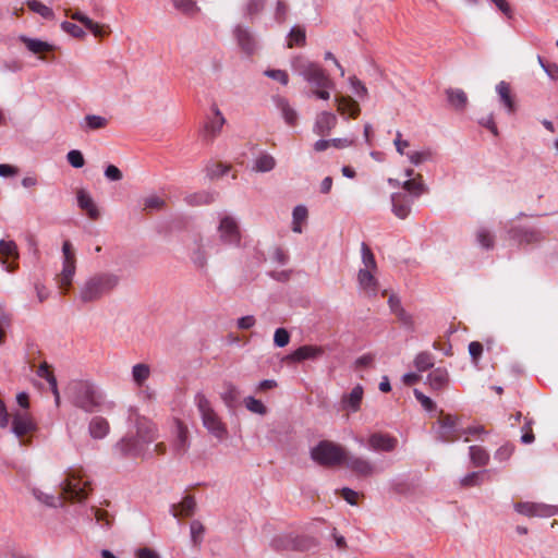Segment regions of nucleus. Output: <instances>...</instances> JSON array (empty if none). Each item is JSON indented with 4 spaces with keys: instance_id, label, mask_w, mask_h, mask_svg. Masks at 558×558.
Here are the masks:
<instances>
[{
    "instance_id": "obj_1",
    "label": "nucleus",
    "mask_w": 558,
    "mask_h": 558,
    "mask_svg": "<svg viewBox=\"0 0 558 558\" xmlns=\"http://www.w3.org/2000/svg\"><path fill=\"white\" fill-rule=\"evenodd\" d=\"M64 395L73 407L85 413L98 411L104 402L101 389L88 379L70 380L65 387Z\"/></svg>"
},
{
    "instance_id": "obj_2",
    "label": "nucleus",
    "mask_w": 558,
    "mask_h": 558,
    "mask_svg": "<svg viewBox=\"0 0 558 558\" xmlns=\"http://www.w3.org/2000/svg\"><path fill=\"white\" fill-rule=\"evenodd\" d=\"M120 284V276L111 271H98L88 276L80 287L82 303H95L110 295Z\"/></svg>"
},
{
    "instance_id": "obj_3",
    "label": "nucleus",
    "mask_w": 558,
    "mask_h": 558,
    "mask_svg": "<svg viewBox=\"0 0 558 558\" xmlns=\"http://www.w3.org/2000/svg\"><path fill=\"white\" fill-rule=\"evenodd\" d=\"M291 68L314 89L318 87H333L332 81L324 69L318 63L312 62L302 56H296L291 60Z\"/></svg>"
},
{
    "instance_id": "obj_4",
    "label": "nucleus",
    "mask_w": 558,
    "mask_h": 558,
    "mask_svg": "<svg viewBox=\"0 0 558 558\" xmlns=\"http://www.w3.org/2000/svg\"><path fill=\"white\" fill-rule=\"evenodd\" d=\"M195 404L201 414L203 425L208 430V433H210L219 440L225 439L228 435L227 427L216 411L213 409L211 403L204 393H196Z\"/></svg>"
},
{
    "instance_id": "obj_5",
    "label": "nucleus",
    "mask_w": 558,
    "mask_h": 558,
    "mask_svg": "<svg viewBox=\"0 0 558 558\" xmlns=\"http://www.w3.org/2000/svg\"><path fill=\"white\" fill-rule=\"evenodd\" d=\"M65 478L60 483L61 495L70 500L83 501L90 492L89 482L85 480L82 469H69Z\"/></svg>"
},
{
    "instance_id": "obj_6",
    "label": "nucleus",
    "mask_w": 558,
    "mask_h": 558,
    "mask_svg": "<svg viewBox=\"0 0 558 558\" xmlns=\"http://www.w3.org/2000/svg\"><path fill=\"white\" fill-rule=\"evenodd\" d=\"M311 458L320 465L332 466L343 462L345 451L337 444L322 440L311 450Z\"/></svg>"
},
{
    "instance_id": "obj_7",
    "label": "nucleus",
    "mask_w": 558,
    "mask_h": 558,
    "mask_svg": "<svg viewBox=\"0 0 558 558\" xmlns=\"http://www.w3.org/2000/svg\"><path fill=\"white\" fill-rule=\"evenodd\" d=\"M76 271V257L70 241L62 244V270L59 275L60 288L65 291L71 287Z\"/></svg>"
},
{
    "instance_id": "obj_8",
    "label": "nucleus",
    "mask_w": 558,
    "mask_h": 558,
    "mask_svg": "<svg viewBox=\"0 0 558 558\" xmlns=\"http://www.w3.org/2000/svg\"><path fill=\"white\" fill-rule=\"evenodd\" d=\"M218 233L221 242L227 245L239 246L241 242V232L238 221L232 216L220 218Z\"/></svg>"
},
{
    "instance_id": "obj_9",
    "label": "nucleus",
    "mask_w": 558,
    "mask_h": 558,
    "mask_svg": "<svg viewBox=\"0 0 558 558\" xmlns=\"http://www.w3.org/2000/svg\"><path fill=\"white\" fill-rule=\"evenodd\" d=\"M514 510L526 517L548 518L558 513V507L543 502H518Z\"/></svg>"
},
{
    "instance_id": "obj_10",
    "label": "nucleus",
    "mask_w": 558,
    "mask_h": 558,
    "mask_svg": "<svg viewBox=\"0 0 558 558\" xmlns=\"http://www.w3.org/2000/svg\"><path fill=\"white\" fill-rule=\"evenodd\" d=\"M366 446L375 452H392L398 447V439L390 434L376 432L368 436Z\"/></svg>"
},
{
    "instance_id": "obj_11",
    "label": "nucleus",
    "mask_w": 558,
    "mask_h": 558,
    "mask_svg": "<svg viewBox=\"0 0 558 558\" xmlns=\"http://www.w3.org/2000/svg\"><path fill=\"white\" fill-rule=\"evenodd\" d=\"M211 111L213 117L207 119L202 132L203 138L207 142L214 141V138L220 134L226 123L225 117L216 105L211 107Z\"/></svg>"
},
{
    "instance_id": "obj_12",
    "label": "nucleus",
    "mask_w": 558,
    "mask_h": 558,
    "mask_svg": "<svg viewBox=\"0 0 558 558\" xmlns=\"http://www.w3.org/2000/svg\"><path fill=\"white\" fill-rule=\"evenodd\" d=\"M147 444H143L141 439L135 436H126L116 444L114 450L121 457H138L143 453Z\"/></svg>"
},
{
    "instance_id": "obj_13",
    "label": "nucleus",
    "mask_w": 558,
    "mask_h": 558,
    "mask_svg": "<svg viewBox=\"0 0 558 558\" xmlns=\"http://www.w3.org/2000/svg\"><path fill=\"white\" fill-rule=\"evenodd\" d=\"M343 462L350 471H352L359 476L367 477L372 476L375 473V466L373 465V463L363 457L348 454L345 452V458L343 459Z\"/></svg>"
},
{
    "instance_id": "obj_14",
    "label": "nucleus",
    "mask_w": 558,
    "mask_h": 558,
    "mask_svg": "<svg viewBox=\"0 0 558 558\" xmlns=\"http://www.w3.org/2000/svg\"><path fill=\"white\" fill-rule=\"evenodd\" d=\"M414 201L413 196H410L407 193H393L391 195L392 213L399 219L408 218L411 214Z\"/></svg>"
},
{
    "instance_id": "obj_15",
    "label": "nucleus",
    "mask_w": 558,
    "mask_h": 558,
    "mask_svg": "<svg viewBox=\"0 0 558 558\" xmlns=\"http://www.w3.org/2000/svg\"><path fill=\"white\" fill-rule=\"evenodd\" d=\"M509 236L519 244H533L543 241L542 232L534 228L515 227L509 230Z\"/></svg>"
},
{
    "instance_id": "obj_16",
    "label": "nucleus",
    "mask_w": 558,
    "mask_h": 558,
    "mask_svg": "<svg viewBox=\"0 0 558 558\" xmlns=\"http://www.w3.org/2000/svg\"><path fill=\"white\" fill-rule=\"evenodd\" d=\"M457 420L451 415H446L438 421L436 429L437 439L442 442H452L458 439Z\"/></svg>"
},
{
    "instance_id": "obj_17",
    "label": "nucleus",
    "mask_w": 558,
    "mask_h": 558,
    "mask_svg": "<svg viewBox=\"0 0 558 558\" xmlns=\"http://www.w3.org/2000/svg\"><path fill=\"white\" fill-rule=\"evenodd\" d=\"M35 428V423L27 413L17 412L13 415L12 433H14L16 437H23Z\"/></svg>"
},
{
    "instance_id": "obj_18",
    "label": "nucleus",
    "mask_w": 558,
    "mask_h": 558,
    "mask_svg": "<svg viewBox=\"0 0 558 558\" xmlns=\"http://www.w3.org/2000/svg\"><path fill=\"white\" fill-rule=\"evenodd\" d=\"M450 377L447 368L436 367L426 377V384L430 389L440 391L449 386Z\"/></svg>"
},
{
    "instance_id": "obj_19",
    "label": "nucleus",
    "mask_w": 558,
    "mask_h": 558,
    "mask_svg": "<svg viewBox=\"0 0 558 558\" xmlns=\"http://www.w3.org/2000/svg\"><path fill=\"white\" fill-rule=\"evenodd\" d=\"M234 36L244 52L252 54L256 50L257 43L248 28L238 25L234 28Z\"/></svg>"
},
{
    "instance_id": "obj_20",
    "label": "nucleus",
    "mask_w": 558,
    "mask_h": 558,
    "mask_svg": "<svg viewBox=\"0 0 558 558\" xmlns=\"http://www.w3.org/2000/svg\"><path fill=\"white\" fill-rule=\"evenodd\" d=\"M274 102L277 109L280 110L284 122L289 126H295L298 123V111L290 105L289 100L282 96L274 97Z\"/></svg>"
},
{
    "instance_id": "obj_21",
    "label": "nucleus",
    "mask_w": 558,
    "mask_h": 558,
    "mask_svg": "<svg viewBox=\"0 0 558 558\" xmlns=\"http://www.w3.org/2000/svg\"><path fill=\"white\" fill-rule=\"evenodd\" d=\"M337 121L335 113L323 111L317 116L313 131L318 135H327L336 126Z\"/></svg>"
},
{
    "instance_id": "obj_22",
    "label": "nucleus",
    "mask_w": 558,
    "mask_h": 558,
    "mask_svg": "<svg viewBox=\"0 0 558 558\" xmlns=\"http://www.w3.org/2000/svg\"><path fill=\"white\" fill-rule=\"evenodd\" d=\"M172 446L179 454H184L190 448L187 427L180 420H175V438Z\"/></svg>"
},
{
    "instance_id": "obj_23",
    "label": "nucleus",
    "mask_w": 558,
    "mask_h": 558,
    "mask_svg": "<svg viewBox=\"0 0 558 558\" xmlns=\"http://www.w3.org/2000/svg\"><path fill=\"white\" fill-rule=\"evenodd\" d=\"M363 393V387L356 385L349 393L343 395L341 400L342 409L350 412H357L361 408Z\"/></svg>"
},
{
    "instance_id": "obj_24",
    "label": "nucleus",
    "mask_w": 558,
    "mask_h": 558,
    "mask_svg": "<svg viewBox=\"0 0 558 558\" xmlns=\"http://www.w3.org/2000/svg\"><path fill=\"white\" fill-rule=\"evenodd\" d=\"M324 354V349L318 345H302L290 354V359L294 362H301L305 360H315Z\"/></svg>"
},
{
    "instance_id": "obj_25",
    "label": "nucleus",
    "mask_w": 558,
    "mask_h": 558,
    "mask_svg": "<svg viewBox=\"0 0 558 558\" xmlns=\"http://www.w3.org/2000/svg\"><path fill=\"white\" fill-rule=\"evenodd\" d=\"M373 272V270L360 269L357 274L359 287L368 295H376L378 288L377 280Z\"/></svg>"
},
{
    "instance_id": "obj_26",
    "label": "nucleus",
    "mask_w": 558,
    "mask_h": 558,
    "mask_svg": "<svg viewBox=\"0 0 558 558\" xmlns=\"http://www.w3.org/2000/svg\"><path fill=\"white\" fill-rule=\"evenodd\" d=\"M110 432L109 422L102 416H94L88 424V433L94 439H102Z\"/></svg>"
},
{
    "instance_id": "obj_27",
    "label": "nucleus",
    "mask_w": 558,
    "mask_h": 558,
    "mask_svg": "<svg viewBox=\"0 0 558 558\" xmlns=\"http://www.w3.org/2000/svg\"><path fill=\"white\" fill-rule=\"evenodd\" d=\"M136 434L143 444L148 445L153 442L157 437L156 425L148 420H140L137 422Z\"/></svg>"
},
{
    "instance_id": "obj_28",
    "label": "nucleus",
    "mask_w": 558,
    "mask_h": 558,
    "mask_svg": "<svg viewBox=\"0 0 558 558\" xmlns=\"http://www.w3.org/2000/svg\"><path fill=\"white\" fill-rule=\"evenodd\" d=\"M77 205L80 208L85 210L88 217L93 220L98 219L99 210L92 198V196L84 190L77 192Z\"/></svg>"
},
{
    "instance_id": "obj_29",
    "label": "nucleus",
    "mask_w": 558,
    "mask_h": 558,
    "mask_svg": "<svg viewBox=\"0 0 558 558\" xmlns=\"http://www.w3.org/2000/svg\"><path fill=\"white\" fill-rule=\"evenodd\" d=\"M496 92L499 95L500 101L502 102L504 107L507 109L508 113L515 112V102L511 95L510 85L501 81L496 85Z\"/></svg>"
},
{
    "instance_id": "obj_30",
    "label": "nucleus",
    "mask_w": 558,
    "mask_h": 558,
    "mask_svg": "<svg viewBox=\"0 0 558 558\" xmlns=\"http://www.w3.org/2000/svg\"><path fill=\"white\" fill-rule=\"evenodd\" d=\"M446 96L449 105L458 111H463L468 105V96L461 88L446 89Z\"/></svg>"
},
{
    "instance_id": "obj_31",
    "label": "nucleus",
    "mask_w": 558,
    "mask_h": 558,
    "mask_svg": "<svg viewBox=\"0 0 558 558\" xmlns=\"http://www.w3.org/2000/svg\"><path fill=\"white\" fill-rule=\"evenodd\" d=\"M277 161L268 153H260L253 161V170L256 172H269L275 169Z\"/></svg>"
},
{
    "instance_id": "obj_32",
    "label": "nucleus",
    "mask_w": 558,
    "mask_h": 558,
    "mask_svg": "<svg viewBox=\"0 0 558 558\" xmlns=\"http://www.w3.org/2000/svg\"><path fill=\"white\" fill-rule=\"evenodd\" d=\"M402 189L404 190L403 193L413 196V199L418 198L422 194L426 192V187L422 181V175H417V178L414 179H407L402 183Z\"/></svg>"
},
{
    "instance_id": "obj_33",
    "label": "nucleus",
    "mask_w": 558,
    "mask_h": 558,
    "mask_svg": "<svg viewBox=\"0 0 558 558\" xmlns=\"http://www.w3.org/2000/svg\"><path fill=\"white\" fill-rule=\"evenodd\" d=\"M306 45V33L305 28L300 25L293 26L287 37V47L293 48L296 47H304Z\"/></svg>"
},
{
    "instance_id": "obj_34",
    "label": "nucleus",
    "mask_w": 558,
    "mask_h": 558,
    "mask_svg": "<svg viewBox=\"0 0 558 558\" xmlns=\"http://www.w3.org/2000/svg\"><path fill=\"white\" fill-rule=\"evenodd\" d=\"M185 203L191 206H202L211 204L215 201V193L201 191L185 196Z\"/></svg>"
},
{
    "instance_id": "obj_35",
    "label": "nucleus",
    "mask_w": 558,
    "mask_h": 558,
    "mask_svg": "<svg viewBox=\"0 0 558 558\" xmlns=\"http://www.w3.org/2000/svg\"><path fill=\"white\" fill-rule=\"evenodd\" d=\"M470 459L474 466H485L489 462V453L486 449L480 446H470Z\"/></svg>"
},
{
    "instance_id": "obj_36",
    "label": "nucleus",
    "mask_w": 558,
    "mask_h": 558,
    "mask_svg": "<svg viewBox=\"0 0 558 558\" xmlns=\"http://www.w3.org/2000/svg\"><path fill=\"white\" fill-rule=\"evenodd\" d=\"M89 512L90 515L94 517L96 523L100 525V527L109 530L112 526L114 518L108 511L93 506L89 508Z\"/></svg>"
},
{
    "instance_id": "obj_37",
    "label": "nucleus",
    "mask_w": 558,
    "mask_h": 558,
    "mask_svg": "<svg viewBox=\"0 0 558 558\" xmlns=\"http://www.w3.org/2000/svg\"><path fill=\"white\" fill-rule=\"evenodd\" d=\"M414 366L417 369V372H426L430 368H433L435 363V357L432 353L427 351L420 352L416 354L414 359Z\"/></svg>"
},
{
    "instance_id": "obj_38",
    "label": "nucleus",
    "mask_w": 558,
    "mask_h": 558,
    "mask_svg": "<svg viewBox=\"0 0 558 558\" xmlns=\"http://www.w3.org/2000/svg\"><path fill=\"white\" fill-rule=\"evenodd\" d=\"M336 102L338 104V111L342 114L348 113L349 116L355 118L360 112L359 105L351 98H336Z\"/></svg>"
},
{
    "instance_id": "obj_39",
    "label": "nucleus",
    "mask_w": 558,
    "mask_h": 558,
    "mask_svg": "<svg viewBox=\"0 0 558 558\" xmlns=\"http://www.w3.org/2000/svg\"><path fill=\"white\" fill-rule=\"evenodd\" d=\"M150 368L147 364L138 363L132 367V378L136 386L142 387L149 378Z\"/></svg>"
},
{
    "instance_id": "obj_40",
    "label": "nucleus",
    "mask_w": 558,
    "mask_h": 558,
    "mask_svg": "<svg viewBox=\"0 0 558 558\" xmlns=\"http://www.w3.org/2000/svg\"><path fill=\"white\" fill-rule=\"evenodd\" d=\"M26 4L32 12L39 14L41 17L46 20L54 19V13L52 9L44 4L43 2L38 0H27Z\"/></svg>"
},
{
    "instance_id": "obj_41",
    "label": "nucleus",
    "mask_w": 558,
    "mask_h": 558,
    "mask_svg": "<svg viewBox=\"0 0 558 558\" xmlns=\"http://www.w3.org/2000/svg\"><path fill=\"white\" fill-rule=\"evenodd\" d=\"M72 19L82 23L89 32H92L95 36H101L102 31L99 24L95 23L92 19L85 15L82 12H75L72 15Z\"/></svg>"
},
{
    "instance_id": "obj_42",
    "label": "nucleus",
    "mask_w": 558,
    "mask_h": 558,
    "mask_svg": "<svg viewBox=\"0 0 558 558\" xmlns=\"http://www.w3.org/2000/svg\"><path fill=\"white\" fill-rule=\"evenodd\" d=\"M172 4L178 11L187 16H193L199 11L194 0H172Z\"/></svg>"
},
{
    "instance_id": "obj_43",
    "label": "nucleus",
    "mask_w": 558,
    "mask_h": 558,
    "mask_svg": "<svg viewBox=\"0 0 558 558\" xmlns=\"http://www.w3.org/2000/svg\"><path fill=\"white\" fill-rule=\"evenodd\" d=\"M21 40L25 44L27 49L33 53H40L51 50V45L40 39L21 37Z\"/></svg>"
},
{
    "instance_id": "obj_44",
    "label": "nucleus",
    "mask_w": 558,
    "mask_h": 558,
    "mask_svg": "<svg viewBox=\"0 0 558 558\" xmlns=\"http://www.w3.org/2000/svg\"><path fill=\"white\" fill-rule=\"evenodd\" d=\"M361 254H362V263L364 265L363 269H368V270L375 271L377 269L375 256H374L372 250L369 248V246L365 242H362V244H361Z\"/></svg>"
},
{
    "instance_id": "obj_45",
    "label": "nucleus",
    "mask_w": 558,
    "mask_h": 558,
    "mask_svg": "<svg viewBox=\"0 0 558 558\" xmlns=\"http://www.w3.org/2000/svg\"><path fill=\"white\" fill-rule=\"evenodd\" d=\"M34 497L41 504L49 507H58L61 505V497H56L52 494H46L38 488L33 489Z\"/></svg>"
},
{
    "instance_id": "obj_46",
    "label": "nucleus",
    "mask_w": 558,
    "mask_h": 558,
    "mask_svg": "<svg viewBox=\"0 0 558 558\" xmlns=\"http://www.w3.org/2000/svg\"><path fill=\"white\" fill-rule=\"evenodd\" d=\"M108 124L106 118L97 114H87L84 118V124L82 125L86 130H98L102 129Z\"/></svg>"
},
{
    "instance_id": "obj_47",
    "label": "nucleus",
    "mask_w": 558,
    "mask_h": 558,
    "mask_svg": "<svg viewBox=\"0 0 558 558\" xmlns=\"http://www.w3.org/2000/svg\"><path fill=\"white\" fill-rule=\"evenodd\" d=\"M239 395L240 393L238 388L234 385L228 383L225 385V390L221 393V398L228 407H232L238 401Z\"/></svg>"
},
{
    "instance_id": "obj_48",
    "label": "nucleus",
    "mask_w": 558,
    "mask_h": 558,
    "mask_svg": "<svg viewBox=\"0 0 558 558\" xmlns=\"http://www.w3.org/2000/svg\"><path fill=\"white\" fill-rule=\"evenodd\" d=\"M245 407L248 411L264 415L267 412L266 407L260 400L255 399L254 397H247L244 399Z\"/></svg>"
},
{
    "instance_id": "obj_49",
    "label": "nucleus",
    "mask_w": 558,
    "mask_h": 558,
    "mask_svg": "<svg viewBox=\"0 0 558 558\" xmlns=\"http://www.w3.org/2000/svg\"><path fill=\"white\" fill-rule=\"evenodd\" d=\"M190 530L192 542L194 543V545H199L205 532L204 525L199 521L194 520L190 524Z\"/></svg>"
},
{
    "instance_id": "obj_50",
    "label": "nucleus",
    "mask_w": 558,
    "mask_h": 558,
    "mask_svg": "<svg viewBox=\"0 0 558 558\" xmlns=\"http://www.w3.org/2000/svg\"><path fill=\"white\" fill-rule=\"evenodd\" d=\"M477 242L481 246H483L486 250H489L494 246V239L490 232L485 229L481 228L476 233Z\"/></svg>"
},
{
    "instance_id": "obj_51",
    "label": "nucleus",
    "mask_w": 558,
    "mask_h": 558,
    "mask_svg": "<svg viewBox=\"0 0 558 558\" xmlns=\"http://www.w3.org/2000/svg\"><path fill=\"white\" fill-rule=\"evenodd\" d=\"M485 473L486 471L468 473L461 478V485L465 487L480 485Z\"/></svg>"
},
{
    "instance_id": "obj_52",
    "label": "nucleus",
    "mask_w": 558,
    "mask_h": 558,
    "mask_svg": "<svg viewBox=\"0 0 558 558\" xmlns=\"http://www.w3.org/2000/svg\"><path fill=\"white\" fill-rule=\"evenodd\" d=\"M264 74L271 80L278 81L283 86H287L289 83V75L283 70L268 69L264 72Z\"/></svg>"
},
{
    "instance_id": "obj_53",
    "label": "nucleus",
    "mask_w": 558,
    "mask_h": 558,
    "mask_svg": "<svg viewBox=\"0 0 558 558\" xmlns=\"http://www.w3.org/2000/svg\"><path fill=\"white\" fill-rule=\"evenodd\" d=\"M11 324L10 314L5 311V307L0 304V345L4 343V329Z\"/></svg>"
},
{
    "instance_id": "obj_54",
    "label": "nucleus",
    "mask_w": 558,
    "mask_h": 558,
    "mask_svg": "<svg viewBox=\"0 0 558 558\" xmlns=\"http://www.w3.org/2000/svg\"><path fill=\"white\" fill-rule=\"evenodd\" d=\"M513 451H514L513 445L505 444L496 450L494 457L499 462H506L511 458Z\"/></svg>"
},
{
    "instance_id": "obj_55",
    "label": "nucleus",
    "mask_w": 558,
    "mask_h": 558,
    "mask_svg": "<svg viewBox=\"0 0 558 558\" xmlns=\"http://www.w3.org/2000/svg\"><path fill=\"white\" fill-rule=\"evenodd\" d=\"M349 84L352 88V92L360 98H365L367 96V88L356 76H351L349 78Z\"/></svg>"
},
{
    "instance_id": "obj_56",
    "label": "nucleus",
    "mask_w": 558,
    "mask_h": 558,
    "mask_svg": "<svg viewBox=\"0 0 558 558\" xmlns=\"http://www.w3.org/2000/svg\"><path fill=\"white\" fill-rule=\"evenodd\" d=\"M290 341V333L286 328H277L274 335V343L278 348L286 347Z\"/></svg>"
},
{
    "instance_id": "obj_57",
    "label": "nucleus",
    "mask_w": 558,
    "mask_h": 558,
    "mask_svg": "<svg viewBox=\"0 0 558 558\" xmlns=\"http://www.w3.org/2000/svg\"><path fill=\"white\" fill-rule=\"evenodd\" d=\"M68 162L73 168H82L85 163L83 154L77 149H72L66 155Z\"/></svg>"
},
{
    "instance_id": "obj_58",
    "label": "nucleus",
    "mask_w": 558,
    "mask_h": 558,
    "mask_svg": "<svg viewBox=\"0 0 558 558\" xmlns=\"http://www.w3.org/2000/svg\"><path fill=\"white\" fill-rule=\"evenodd\" d=\"M408 158L413 165L418 166L422 162L429 160L432 158V153L429 150L412 151L408 154Z\"/></svg>"
},
{
    "instance_id": "obj_59",
    "label": "nucleus",
    "mask_w": 558,
    "mask_h": 558,
    "mask_svg": "<svg viewBox=\"0 0 558 558\" xmlns=\"http://www.w3.org/2000/svg\"><path fill=\"white\" fill-rule=\"evenodd\" d=\"M207 175L209 178H218L226 174L229 171V167L222 163H211L206 167Z\"/></svg>"
},
{
    "instance_id": "obj_60",
    "label": "nucleus",
    "mask_w": 558,
    "mask_h": 558,
    "mask_svg": "<svg viewBox=\"0 0 558 558\" xmlns=\"http://www.w3.org/2000/svg\"><path fill=\"white\" fill-rule=\"evenodd\" d=\"M61 28L70 34L71 36L75 37V38H80L82 36H84V31L82 29V27H80L78 25L74 24V23H71V22H68V21H64L61 23Z\"/></svg>"
},
{
    "instance_id": "obj_61",
    "label": "nucleus",
    "mask_w": 558,
    "mask_h": 558,
    "mask_svg": "<svg viewBox=\"0 0 558 558\" xmlns=\"http://www.w3.org/2000/svg\"><path fill=\"white\" fill-rule=\"evenodd\" d=\"M414 397L415 399L421 403V405L426 410V411H433L435 409V403L434 401L425 396L421 390L418 389H414Z\"/></svg>"
},
{
    "instance_id": "obj_62",
    "label": "nucleus",
    "mask_w": 558,
    "mask_h": 558,
    "mask_svg": "<svg viewBox=\"0 0 558 558\" xmlns=\"http://www.w3.org/2000/svg\"><path fill=\"white\" fill-rule=\"evenodd\" d=\"M180 506H181V511L183 512V514L189 517V515L193 514L195 507H196V501H195L194 497L186 496L182 499Z\"/></svg>"
},
{
    "instance_id": "obj_63",
    "label": "nucleus",
    "mask_w": 558,
    "mask_h": 558,
    "mask_svg": "<svg viewBox=\"0 0 558 558\" xmlns=\"http://www.w3.org/2000/svg\"><path fill=\"white\" fill-rule=\"evenodd\" d=\"M288 15V5L284 1L278 0L276 4V11H275V20L278 23H283L287 20Z\"/></svg>"
},
{
    "instance_id": "obj_64",
    "label": "nucleus",
    "mask_w": 558,
    "mask_h": 558,
    "mask_svg": "<svg viewBox=\"0 0 558 558\" xmlns=\"http://www.w3.org/2000/svg\"><path fill=\"white\" fill-rule=\"evenodd\" d=\"M165 205V201L157 195H150L144 199L145 209H160Z\"/></svg>"
}]
</instances>
